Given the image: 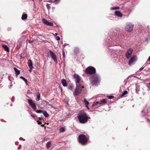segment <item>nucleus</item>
I'll use <instances>...</instances> for the list:
<instances>
[{
    "label": "nucleus",
    "mask_w": 150,
    "mask_h": 150,
    "mask_svg": "<svg viewBox=\"0 0 150 150\" xmlns=\"http://www.w3.org/2000/svg\"><path fill=\"white\" fill-rule=\"evenodd\" d=\"M149 86H150V82L149 83Z\"/></svg>",
    "instance_id": "bf43d9fd"
},
{
    "label": "nucleus",
    "mask_w": 150,
    "mask_h": 150,
    "mask_svg": "<svg viewBox=\"0 0 150 150\" xmlns=\"http://www.w3.org/2000/svg\"><path fill=\"white\" fill-rule=\"evenodd\" d=\"M51 144V142L50 141H49L46 143V146L47 149H48L50 147Z\"/></svg>",
    "instance_id": "a878e982"
},
{
    "label": "nucleus",
    "mask_w": 150,
    "mask_h": 150,
    "mask_svg": "<svg viewBox=\"0 0 150 150\" xmlns=\"http://www.w3.org/2000/svg\"><path fill=\"white\" fill-rule=\"evenodd\" d=\"M27 64L29 67H33V63L32 62V60L30 59L28 60Z\"/></svg>",
    "instance_id": "f3484780"
},
{
    "label": "nucleus",
    "mask_w": 150,
    "mask_h": 150,
    "mask_svg": "<svg viewBox=\"0 0 150 150\" xmlns=\"http://www.w3.org/2000/svg\"><path fill=\"white\" fill-rule=\"evenodd\" d=\"M40 1H42V0H39Z\"/></svg>",
    "instance_id": "052dcab7"
},
{
    "label": "nucleus",
    "mask_w": 150,
    "mask_h": 150,
    "mask_svg": "<svg viewBox=\"0 0 150 150\" xmlns=\"http://www.w3.org/2000/svg\"><path fill=\"white\" fill-rule=\"evenodd\" d=\"M30 69H29V71L31 72L32 71V69L34 68V67H29Z\"/></svg>",
    "instance_id": "e433bc0d"
},
{
    "label": "nucleus",
    "mask_w": 150,
    "mask_h": 150,
    "mask_svg": "<svg viewBox=\"0 0 150 150\" xmlns=\"http://www.w3.org/2000/svg\"><path fill=\"white\" fill-rule=\"evenodd\" d=\"M128 92L127 91H125L121 95V96H123L127 93Z\"/></svg>",
    "instance_id": "c85d7f7f"
},
{
    "label": "nucleus",
    "mask_w": 150,
    "mask_h": 150,
    "mask_svg": "<svg viewBox=\"0 0 150 150\" xmlns=\"http://www.w3.org/2000/svg\"><path fill=\"white\" fill-rule=\"evenodd\" d=\"M114 97L112 96H108V98L110 99H111L113 98Z\"/></svg>",
    "instance_id": "c9c22d12"
},
{
    "label": "nucleus",
    "mask_w": 150,
    "mask_h": 150,
    "mask_svg": "<svg viewBox=\"0 0 150 150\" xmlns=\"http://www.w3.org/2000/svg\"><path fill=\"white\" fill-rule=\"evenodd\" d=\"M81 93V92H80L77 90L75 89L74 93V95L75 96H77L78 95H79Z\"/></svg>",
    "instance_id": "a211bd4d"
},
{
    "label": "nucleus",
    "mask_w": 150,
    "mask_h": 150,
    "mask_svg": "<svg viewBox=\"0 0 150 150\" xmlns=\"http://www.w3.org/2000/svg\"><path fill=\"white\" fill-rule=\"evenodd\" d=\"M106 103V99H103L102 100L100 101V104H102L105 103Z\"/></svg>",
    "instance_id": "393cba45"
},
{
    "label": "nucleus",
    "mask_w": 150,
    "mask_h": 150,
    "mask_svg": "<svg viewBox=\"0 0 150 150\" xmlns=\"http://www.w3.org/2000/svg\"><path fill=\"white\" fill-rule=\"evenodd\" d=\"M12 84L9 87V88H11L12 87Z\"/></svg>",
    "instance_id": "5fc2aeb1"
},
{
    "label": "nucleus",
    "mask_w": 150,
    "mask_h": 150,
    "mask_svg": "<svg viewBox=\"0 0 150 150\" xmlns=\"http://www.w3.org/2000/svg\"><path fill=\"white\" fill-rule=\"evenodd\" d=\"M61 82L63 86L64 87L67 86V81L64 79H62L61 80Z\"/></svg>",
    "instance_id": "2eb2a0df"
},
{
    "label": "nucleus",
    "mask_w": 150,
    "mask_h": 150,
    "mask_svg": "<svg viewBox=\"0 0 150 150\" xmlns=\"http://www.w3.org/2000/svg\"><path fill=\"white\" fill-rule=\"evenodd\" d=\"M43 101H44L45 102H46V103H48V102L47 101H46V100H43Z\"/></svg>",
    "instance_id": "6e6d98bb"
},
{
    "label": "nucleus",
    "mask_w": 150,
    "mask_h": 150,
    "mask_svg": "<svg viewBox=\"0 0 150 150\" xmlns=\"http://www.w3.org/2000/svg\"><path fill=\"white\" fill-rule=\"evenodd\" d=\"M96 103H97V104H100V101H97V102H96Z\"/></svg>",
    "instance_id": "79ce46f5"
},
{
    "label": "nucleus",
    "mask_w": 150,
    "mask_h": 150,
    "mask_svg": "<svg viewBox=\"0 0 150 150\" xmlns=\"http://www.w3.org/2000/svg\"><path fill=\"white\" fill-rule=\"evenodd\" d=\"M42 113L45 117H47L49 116V114L46 111H43Z\"/></svg>",
    "instance_id": "4be33fe9"
},
{
    "label": "nucleus",
    "mask_w": 150,
    "mask_h": 150,
    "mask_svg": "<svg viewBox=\"0 0 150 150\" xmlns=\"http://www.w3.org/2000/svg\"><path fill=\"white\" fill-rule=\"evenodd\" d=\"M46 6H47V9L49 10V9H50V4H47L46 5Z\"/></svg>",
    "instance_id": "f704fd0d"
},
{
    "label": "nucleus",
    "mask_w": 150,
    "mask_h": 150,
    "mask_svg": "<svg viewBox=\"0 0 150 150\" xmlns=\"http://www.w3.org/2000/svg\"><path fill=\"white\" fill-rule=\"evenodd\" d=\"M56 40L58 41L60 40V38H56Z\"/></svg>",
    "instance_id": "8fccbe9b"
},
{
    "label": "nucleus",
    "mask_w": 150,
    "mask_h": 150,
    "mask_svg": "<svg viewBox=\"0 0 150 150\" xmlns=\"http://www.w3.org/2000/svg\"><path fill=\"white\" fill-rule=\"evenodd\" d=\"M28 17V16L27 14H23L21 17V19L22 20H25Z\"/></svg>",
    "instance_id": "412c9836"
},
{
    "label": "nucleus",
    "mask_w": 150,
    "mask_h": 150,
    "mask_svg": "<svg viewBox=\"0 0 150 150\" xmlns=\"http://www.w3.org/2000/svg\"><path fill=\"white\" fill-rule=\"evenodd\" d=\"M79 49L77 47H75L74 48L73 52L75 55H77L79 54Z\"/></svg>",
    "instance_id": "ddd939ff"
},
{
    "label": "nucleus",
    "mask_w": 150,
    "mask_h": 150,
    "mask_svg": "<svg viewBox=\"0 0 150 150\" xmlns=\"http://www.w3.org/2000/svg\"><path fill=\"white\" fill-rule=\"evenodd\" d=\"M56 38H59V36H57L56 37Z\"/></svg>",
    "instance_id": "13d9d810"
},
{
    "label": "nucleus",
    "mask_w": 150,
    "mask_h": 150,
    "mask_svg": "<svg viewBox=\"0 0 150 150\" xmlns=\"http://www.w3.org/2000/svg\"><path fill=\"white\" fill-rule=\"evenodd\" d=\"M89 80L92 85H96L100 81V77L97 74L93 75L89 78Z\"/></svg>",
    "instance_id": "f03ea898"
},
{
    "label": "nucleus",
    "mask_w": 150,
    "mask_h": 150,
    "mask_svg": "<svg viewBox=\"0 0 150 150\" xmlns=\"http://www.w3.org/2000/svg\"><path fill=\"white\" fill-rule=\"evenodd\" d=\"M40 94L39 92H38L37 93V97L36 98H35V100L37 101H38L40 100Z\"/></svg>",
    "instance_id": "b1692460"
},
{
    "label": "nucleus",
    "mask_w": 150,
    "mask_h": 150,
    "mask_svg": "<svg viewBox=\"0 0 150 150\" xmlns=\"http://www.w3.org/2000/svg\"><path fill=\"white\" fill-rule=\"evenodd\" d=\"M77 117L80 123L84 124L87 122L90 117L87 116L86 113L84 112L81 111L78 114Z\"/></svg>",
    "instance_id": "f257e3e1"
},
{
    "label": "nucleus",
    "mask_w": 150,
    "mask_h": 150,
    "mask_svg": "<svg viewBox=\"0 0 150 150\" xmlns=\"http://www.w3.org/2000/svg\"><path fill=\"white\" fill-rule=\"evenodd\" d=\"M85 73L88 74H93L95 73L96 69L93 67L90 66L87 67L85 70Z\"/></svg>",
    "instance_id": "39448f33"
},
{
    "label": "nucleus",
    "mask_w": 150,
    "mask_h": 150,
    "mask_svg": "<svg viewBox=\"0 0 150 150\" xmlns=\"http://www.w3.org/2000/svg\"><path fill=\"white\" fill-rule=\"evenodd\" d=\"M134 27V25L131 23H127L125 28L126 30L129 32L132 31Z\"/></svg>",
    "instance_id": "423d86ee"
},
{
    "label": "nucleus",
    "mask_w": 150,
    "mask_h": 150,
    "mask_svg": "<svg viewBox=\"0 0 150 150\" xmlns=\"http://www.w3.org/2000/svg\"><path fill=\"white\" fill-rule=\"evenodd\" d=\"M115 16L120 17H122V14L119 11H116L115 12Z\"/></svg>",
    "instance_id": "4468645a"
},
{
    "label": "nucleus",
    "mask_w": 150,
    "mask_h": 150,
    "mask_svg": "<svg viewBox=\"0 0 150 150\" xmlns=\"http://www.w3.org/2000/svg\"><path fill=\"white\" fill-rule=\"evenodd\" d=\"M74 86L73 84L70 85L69 86V89L71 91H73L74 89Z\"/></svg>",
    "instance_id": "bb28decb"
},
{
    "label": "nucleus",
    "mask_w": 150,
    "mask_h": 150,
    "mask_svg": "<svg viewBox=\"0 0 150 150\" xmlns=\"http://www.w3.org/2000/svg\"><path fill=\"white\" fill-rule=\"evenodd\" d=\"M73 77L75 79L76 83V84L79 83L81 79L80 77L78 75L75 74L73 75Z\"/></svg>",
    "instance_id": "9d476101"
},
{
    "label": "nucleus",
    "mask_w": 150,
    "mask_h": 150,
    "mask_svg": "<svg viewBox=\"0 0 150 150\" xmlns=\"http://www.w3.org/2000/svg\"><path fill=\"white\" fill-rule=\"evenodd\" d=\"M47 1L49 2H52V0H49Z\"/></svg>",
    "instance_id": "864d4df0"
},
{
    "label": "nucleus",
    "mask_w": 150,
    "mask_h": 150,
    "mask_svg": "<svg viewBox=\"0 0 150 150\" xmlns=\"http://www.w3.org/2000/svg\"><path fill=\"white\" fill-rule=\"evenodd\" d=\"M84 88V87L82 86L81 84H79L76 85V89L77 90L80 92H81L82 89Z\"/></svg>",
    "instance_id": "f8f14e48"
},
{
    "label": "nucleus",
    "mask_w": 150,
    "mask_h": 150,
    "mask_svg": "<svg viewBox=\"0 0 150 150\" xmlns=\"http://www.w3.org/2000/svg\"><path fill=\"white\" fill-rule=\"evenodd\" d=\"M120 8V7L118 6H117L114 7H112L111 8V9L112 10H116V9H119Z\"/></svg>",
    "instance_id": "7c9ffc66"
},
{
    "label": "nucleus",
    "mask_w": 150,
    "mask_h": 150,
    "mask_svg": "<svg viewBox=\"0 0 150 150\" xmlns=\"http://www.w3.org/2000/svg\"><path fill=\"white\" fill-rule=\"evenodd\" d=\"M14 69L15 72L16 76V77H17L18 75L20 74V71L18 70L16 68H14Z\"/></svg>",
    "instance_id": "6ab92c4d"
},
{
    "label": "nucleus",
    "mask_w": 150,
    "mask_h": 150,
    "mask_svg": "<svg viewBox=\"0 0 150 150\" xmlns=\"http://www.w3.org/2000/svg\"><path fill=\"white\" fill-rule=\"evenodd\" d=\"M42 21L44 24L47 25L51 26H52L53 25V24L52 23L48 21L46 19L44 18H43L42 19Z\"/></svg>",
    "instance_id": "9b49d317"
},
{
    "label": "nucleus",
    "mask_w": 150,
    "mask_h": 150,
    "mask_svg": "<svg viewBox=\"0 0 150 150\" xmlns=\"http://www.w3.org/2000/svg\"><path fill=\"white\" fill-rule=\"evenodd\" d=\"M142 115H144L146 114V113H148V112L146 111L145 109H144L142 111Z\"/></svg>",
    "instance_id": "cd10ccee"
},
{
    "label": "nucleus",
    "mask_w": 150,
    "mask_h": 150,
    "mask_svg": "<svg viewBox=\"0 0 150 150\" xmlns=\"http://www.w3.org/2000/svg\"><path fill=\"white\" fill-rule=\"evenodd\" d=\"M41 126L42 127H45H45L44 126V125H41Z\"/></svg>",
    "instance_id": "603ef678"
},
{
    "label": "nucleus",
    "mask_w": 150,
    "mask_h": 150,
    "mask_svg": "<svg viewBox=\"0 0 150 150\" xmlns=\"http://www.w3.org/2000/svg\"><path fill=\"white\" fill-rule=\"evenodd\" d=\"M84 102L85 106L88 109H89V108L88 107L89 105V102L87 100L86 98L84 99Z\"/></svg>",
    "instance_id": "aec40b11"
},
{
    "label": "nucleus",
    "mask_w": 150,
    "mask_h": 150,
    "mask_svg": "<svg viewBox=\"0 0 150 150\" xmlns=\"http://www.w3.org/2000/svg\"><path fill=\"white\" fill-rule=\"evenodd\" d=\"M50 35L52 37L54 36V37H56V36L57 35V33H55V34L53 33H51Z\"/></svg>",
    "instance_id": "c756f323"
},
{
    "label": "nucleus",
    "mask_w": 150,
    "mask_h": 150,
    "mask_svg": "<svg viewBox=\"0 0 150 150\" xmlns=\"http://www.w3.org/2000/svg\"><path fill=\"white\" fill-rule=\"evenodd\" d=\"M28 103L30 105L32 108L36 112L38 113H42L43 111L42 110H36V106L35 103L33 102V101L31 99H28Z\"/></svg>",
    "instance_id": "20e7f679"
},
{
    "label": "nucleus",
    "mask_w": 150,
    "mask_h": 150,
    "mask_svg": "<svg viewBox=\"0 0 150 150\" xmlns=\"http://www.w3.org/2000/svg\"><path fill=\"white\" fill-rule=\"evenodd\" d=\"M62 55H63V57L64 58H65V52L64 50H63L62 51Z\"/></svg>",
    "instance_id": "4c0bfd02"
},
{
    "label": "nucleus",
    "mask_w": 150,
    "mask_h": 150,
    "mask_svg": "<svg viewBox=\"0 0 150 150\" xmlns=\"http://www.w3.org/2000/svg\"><path fill=\"white\" fill-rule=\"evenodd\" d=\"M137 60V56L134 55L132 57L129 61L128 64L131 66L134 64V63Z\"/></svg>",
    "instance_id": "6e6552de"
},
{
    "label": "nucleus",
    "mask_w": 150,
    "mask_h": 150,
    "mask_svg": "<svg viewBox=\"0 0 150 150\" xmlns=\"http://www.w3.org/2000/svg\"><path fill=\"white\" fill-rule=\"evenodd\" d=\"M49 52L53 60L57 64V56L51 50H49Z\"/></svg>",
    "instance_id": "0eeeda50"
},
{
    "label": "nucleus",
    "mask_w": 150,
    "mask_h": 150,
    "mask_svg": "<svg viewBox=\"0 0 150 150\" xmlns=\"http://www.w3.org/2000/svg\"><path fill=\"white\" fill-rule=\"evenodd\" d=\"M25 82V83L26 84V85H28V81H27V80H26L25 81H24Z\"/></svg>",
    "instance_id": "c03bdc74"
},
{
    "label": "nucleus",
    "mask_w": 150,
    "mask_h": 150,
    "mask_svg": "<svg viewBox=\"0 0 150 150\" xmlns=\"http://www.w3.org/2000/svg\"><path fill=\"white\" fill-rule=\"evenodd\" d=\"M65 131V128L64 127H61L59 129V132L60 133H63Z\"/></svg>",
    "instance_id": "5701e85b"
},
{
    "label": "nucleus",
    "mask_w": 150,
    "mask_h": 150,
    "mask_svg": "<svg viewBox=\"0 0 150 150\" xmlns=\"http://www.w3.org/2000/svg\"><path fill=\"white\" fill-rule=\"evenodd\" d=\"M133 49L132 48H130L128 50L125 54L126 56L127 59H129L130 57L132 52Z\"/></svg>",
    "instance_id": "1a4fd4ad"
},
{
    "label": "nucleus",
    "mask_w": 150,
    "mask_h": 150,
    "mask_svg": "<svg viewBox=\"0 0 150 150\" xmlns=\"http://www.w3.org/2000/svg\"><path fill=\"white\" fill-rule=\"evenodd\" d=\"M147 61H150V57H149ZM149 64H150V62Z\"/></svg>",
    "instance_id": "09e8293b"
},
{
    "label": "nucleus",
    "mask_w": 150,
    "mask_h": 150,
    "mask_svg": "<svg viewBox=\"0 0 150 150\" xmlns=\"http://www.w3.org/2000/svg\"><path fill=\"white\" fill-rule=\"evenodd\" d=\"M60 1V0H54L53 2H54L55 4H57L59 3Z\"/></svg>",
    "instance_id": "473e14b6"
},
{
    "label": "nucleus",
    "mask_w": 150,
    "mask_h": 150,
    "mask_svg": "<svg viewBox=\"0 0 150 150\" xmlns=\"http://www.w3.org/2000/svg\"><path fill=\"white\" fill-rule=\"evenodd\" d=\"M97 103H96V102H95L92 105V106H97Z\"/></svg>",
    "instance_id": "58836bf2"
},
{
    "label": "nucleus",
    "mask_w": 150,
    "mask_h": 150,
    "mask_svg": "<svg viewBox=\"0 0 150 150\" xmlns=\"http://www.w3.org/2000/svg\"><path fill=\"white\" fill-rule=\"evenodd\" d=\"M33 41V40H26V42L27 43L28 42L29 43L31 44V43H32Z\"/></svg>",
    "instance_id": "2f4dec72"
},
{
    "label": "nucleus",
    "mask_w": 150,
    "mask_h": 150,
    "mask_svg": "<svg viewBox=\"0 0 150 150\" xmlns=\"http://www.w3.org/2000/svg\"><path fill=\"white\" fill-rule=\"evenodd\" d=\"M67 45V44H64V45H65H65Z\"/></svg>",
    "instance_id": "4d7b16f0"
},
{
    "label": "nucleus",
    "mask_w": 150,
    "mask_h": 150,
    "mask_svg": "<svg viewBox=\"0 0 150 150\" xmlns=\"http://www.w3.org/2000/svg\"><path fill=\"white\" fill-rule=\"evenodd\" d=\"M78 140L79 143L82 145L86 144L88 141V139L83 134H80L78 137Z\"/></svg>",
    "instance_id": "7ed1b4c3"
},
{
    "label": "nucleus",
    "mask_w": 150,
    "mask_h": 150,
    "mask_svg": "<svg viewBox=\"0 0 150 150\" xmlns=\"http://www.w3.org/2000/svg\"><path fill=\"white\" fill-rule=\"evenodd\" d=\"M2 47L4 48L5 51H6L7 52H9V48L6 45H2Z\"/></svg>",
    "instance_id": "dca6fc26"
},
{
    "label": "nucleus",
    "mask_w": 150,
    "mask_h": 150,
    "mask_svg": "<svg viewBox=\"0 0 150 150\" xmlns=\"http://www.w3.org/2000/svg\"><path fill=\"white\" fill-rule=\"evenodd\" d=\"M11 30V28H7V30L8 31H10V30Z\"/></svg>",
    "instance_id": "a18cd8bd"
},
{
    "label": "nucleus",
    "mask_w": 150,
    "mask_h": 150,
    "mask_svg": "<svg viewBox=\"0 0 150 150\" xmlns=\"http://www.w3.org/2000/svg\"><path fill=\"white\" fill-rule=\"evenodd\" d=\"M31 116L33 118H35V115H31Z\"/></svg>",
    "instance_id": "49530a36"
},
{
    "label": "nucleus",
    "mask_w": 150,
    "mask_h": 150,
    "mask_svg": "<svg viewBox=\"0 0 150 150\" xmlns=\"http://www.w3.org/2000/svg\"><path fill=\"white\" fill-rule=\"evenodd\" d=\"M25 82V83L26 84V85H28V81H27V80H26L25 81H24Z\"/></svg>",
    "instance_id": "37998d69"
},
{
    "label": "nucleus",
    "mask_w": 150,
    "mask_h": 150,
    "mask_svg": "<svg viewBox=\"0 0 150 150\" xmlns=\"http://www.w3.org/2000/svg\"><path fill=\"white\" fill-rule=\"evenodd\" d=\"M144 68V67H141L140 69H139V70L140 71H142V70Z\"/></svg>",
    "instance_id": "de8ad7c7"
},
{
    "label": "nucleus",
    "mask_w": 150,
    "mask_h": 150,
    "mask_svg": "<svg viewBox=\"0 0 150 150\" xmlns=\"http://www.w3.org/2000/svg\"><path fill=\"white\" fill-rule=\"evenodd\" d=\"M20 78L22 79L24 81H25L27 79L25 78L23 76H21L20 77Z\"/></svg>",
    "instance_id": "72a5a7b5"
},
{
    "label": "nucleus",
    "mask_w": 150,
    "mask_h": 150,
    "mask_svg": "<svg viewBox=\"0 0 150 150\" xmlns=\"http://www.w3.org/2000/svg\"><path fill=\"white\" fill-rule=\"evenodd\" d=\"M37 122L39 125H41L42 124V122L39 120L37 121Z\"/></svg>",
    "instance_id": "ea45409f"
},
{
    "label": "nucleus",
    "mask_w": 150,
    "mask_h": 150,
    "mask_svg": "<svg viewBox=\"0 0 150 150\" xmlns=\"http://www.w3.org/2000/svg\"><path fill=\"white\" fill-rule=\"evenodd\" d=\"M38 118V119L40 121H42V120H43L42 118V117H39Z\"/></svg>",
    "instance_id": "a19ab883"
},
{
    "label": "nucleus",
    "mask_w": 150,
    "mask_h": 150,
    "mask_svg": "<svg viewBox=\"0 0 150 150\" xmlns=\"http://www.w3.org/2000/svg\"><path fill=\"white\" fill-rule=\"evenodd\" d=\"M20 58L21 59H23V57H22V56L21 55H20Z\"/></svg>",
    "instance_id": "3c124183"
}]
</instances>
